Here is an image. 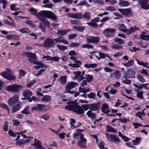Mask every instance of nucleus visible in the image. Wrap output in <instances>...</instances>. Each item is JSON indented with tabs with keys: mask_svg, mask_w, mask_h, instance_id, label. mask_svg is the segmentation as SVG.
<instances>
[{
	"mask_svg": "<svg viewBox=\"0 0 149 149\" xmlns=\"http://www.w3.org/2000/svg\"><path fill=\"white\" fill-rule=\"evenodd\" d=\"M37 18L41 21L45 19L43 17H47L52 19L53 20L57 19L56 16L51 11L46 10H42L37 13V14L36 15Z\"/></svg>",
	"mask_w": 149,
	"mask_h": 149,
	"instance_id": "1",
	"label": "nucleus"
},
{
	"mask_svg": "<svg viewBox=\"0 0 149 149\" xmlns=\"http://www.w3.org/2000/svg\"><path fill=\"white\" fill-rule=\"evenodd\" d=\"M65 108L69 110L72 111L77 114H81L84 112V109L81 106L74 105L70 104L65 107Z\"/></svg>",
	"mask_w": 149,
	"mask_h": 149,
	"instance_id": "2",
	"label": "nucleus"
},
{
	"mask_svg": "<svg viewBox=\"0 0 149 149\" xmlns=\"http://www.w3.org/2000/svg\"><path fill=\"white\" fill-rule=\"evenodd\" d=\"M0 74L3 77L9 80H15L16 78L13 75L12 72L8 68H7L6 71L1 72Z\"/></svg>",
	"mask_w": 149,
	"mask_h": 149,
	"instance_id": "3",
	"label": "nucleus"
},
{
	"mask_svg": "<svg viewBox=\"0 0 149 149\" xmlns=\"http://www.w3.org/2000/svg\"><path fill=\"white\" fill-rule=\"evenodd\" d=\"M55 44L53 40L47 38L44 41L43 43V46L46 48H49L53 46Z\"/></svg>",
	"mask_w": 149,
	"mask_h": 149,
	"instance_id": "4",
	"label": "nucleus"
},
{
	"mask_svg": "<svg viewBox=\"0 0 149 149\" xmlns=\"http://www.w3.org/2000/svg\"><path fill=\"white\" fill-rule=\"evenodd\" d=\"M22 88V86L20 85H13L8 86L7 89L8 91L17 93L19 92V89Z\"/></svg>",
	"mask_w": 149,
	"mask_h": 149,
	"instance_id": "5",
	"label": "nucleus"
},
{
	"mask_svg": "<svg viewBox=\"0 0 149 149\" xmlns=\"http://www.w3.org/2000/svg\"><path fill=\"white\" fill-rule=\"evenodd\" d=\"M86 40L87 42L89 43H97L100 40L98 37H94L92 36H87L86 37Z\"/></svg>",
	"mask_w": 149,
	"mask_h": 149,
	"instance_id": "6",
	"label": "nucleus"
},
{
	"mask_svg": "<svg viewBox=\"0 0 149 149\" xmlns=\"http://www.w3.org/2000/svg\"><path fill=\"white\" fill-rule=\"evenodd\" d=\"M116 31V29L113 28H107L103 31V34L107 37H111L112 34Z\"/></svg>",
	"mask_w": 149,
	"mask_h": 149,
	"instance_id": "7",
	"label": "nucleus"
},
{
	"mask_svg": "<svg viewBox=\"0 0 149 149\" xmlns=\"http://www.w3.org/2000/svg\"><path fill=\"white\" fill-rule=\"evenodd\" d=\"M31 146H34L36 149H44V147L42 146L40 141L37 140L36 138L34 139V142L31 144Z\"/></svg>",
	"mask_w": 149,
	"mask_h": 149,
	"instance_id": "8",
	"label": "nucleus"
},
{
	"mask_svg": "<svg viewBox=\"0 0 149 149\" xmlns=\"http://www.w3.org/2000/svg\"><path fill=\"white\" fill-rule=\"evenodd\" d=\"M18 96L15 95L9 99L8 101V104L9 106H12L18 102Z\"/></svg>",
	"mask_w": 149,
	"mask_h": 149,
	"instance_id": "9",
	"label": "nucleus"
},
{
	"mask_svg": "<svg viewBox=\"0 0 149 149\" xmlns=\"http://www.w3.org/2000/svg\"><path fill=\"white\" fill-rule=\"evenodd\" d=\"M67 15L70 17L79 19L82 18L83 13H79L67 14Z\"/></svg>",
	"mask_w": 149,
	"mask_h": 149,
	"instance_id": "10",
	"label": "nucleus"
},
{
	"mask_svg": "<svg viewBox=\"0 0 149 149\" xmlns=\"http://www.w3.org/2000/svg\"><path fill=\"white\" fill-rule=\"evenodd\" d=\"M148 0H139V4L142 8L144 9L149 8V4H148Z\"/></svg>",
	"mask_w": 149,
	"mask_h": 149,
	"instance_id": "11",
	"label": "nucleus"
},
{
	"mask_svg": "<svg viewBox=\"0 0 149 149\" xmlns=\"http://www.w3.org/2000/svg\"><path fill=\"white\" fill-rule=\"evenodd\" d=\"M77 85V83L71 81L67 83L65 86V89L67 91L69 92L71 89L74 88Z\"/></svg>",
	"mask_w": 149,
	"mask_h": 149,
	"instance_id": "12",
	"label": "nucleus"
},
{
	"mask_svg": "<svg viewBox=\"0 0 149 149\" xmlns=\"http://www.w3.org/2000/svg\"><path fill=\"white\" fill-rule=\"evenodd\" d=\"M135 72L134 71L132 70L131 69H129L127 70L126 72L125 73L124 76V78H130L134 76Z\"/></svg>",
	"mask_w": 149,
	"mask_h": 149,
	"instance_id": "13",
	"label": "nucleus"
},
{
	"mask_svg": "<svg viewBox=\"0 0 149 149\" xmlns=\"http://www.w3.org/2000/svg\"><path fill=\"white\" fill-rule=\"evenodd\" d=\"M118 10L125 16H130L132 15V12L129 9H118Z\"/></svg>",
	"mask_w": 149,
	"mask_h": 149,
	"instance_id": "14",
	"label": "nucleus"
},
{
	"mask_svg": "<svg viewBox=\"0 0 149 149\" xmlns=\"http://www.w3.org/2000/svg\"><path fill=\"white\" fill-rule=\"evenodd\" d=\"M101 110L103 113L106 114L109 113L110 111L108 105L106 103H104L102 105Z\"/></svg>",
	"mask_w": 149,
	"mask_h": 149,
	"instance_id": "15",
	"label": "nucleus"
},
{
	"mask_svg": "<svg viewBox=\"0 0 149 149\" xmlns=\"http://www.w3.org/2000/svg\"><path fill=\"white\" fill-rule=\"evenodd\" d=\"M53 40L54 41H56L57 43L59 42H62L65 45H68L69 44L68 41L66 40H64L61 36H60L58 38H54Z\"/></svg>",
	"mask_w": 149,
	"mask_h": 149,
	"instance_id": "16",
	"label": "nucleus"
},
{
	"mask_svg": "<svg viewBox=\"0 0 149 149\" xmlns=\"http://www.w3.org/2000/svg\"><path fill=\"white\" fill-rule=\"evenodd\" d=\"M6 17L8 19L4 20V22L5 24L11 26H14L15 23L12 19L9 16H7Z\"/></svg>",
	"mask_w": 149,
	"mask_h": 149,
	"instance_id": "17",
	"label": "nucleus"
},
{
	"mask_svg": "<svg viewBox=\"0 0 149 149\" xmlns=\"http://www.w3.org/2000/svg\"><path fill=\"white\" fill-rule=\"evenodd\" d=\"M74 62L75 63H70L68 64L69 66L74 68H78L80 67L81 63L79 61L74 60Z\"/></svg>",
	"mask_w": 149,
	"mask_h": 149,
	"instance_id": "18",
	"label": "nucleus"
},
{
	"mask_svg": "<svg viewBox=\"0 0 149 149\" xmlns=\"http://www.w3.org/2000/svg\"><path fill=\"white\" fill-rule=\"evenodd\" d=\"M90 110L91 111H96L100 108L99 105L98 103L90 104Z\"/></svg>",
	"mask_w": 149,
	"mask_h": 149,
	"instance_id": "19",
	"label": "nucleus"
},
{
	"mask_svg": "<svg viewBox=\"0 0 149 149\" xmlns=\"http://www.w3.org/2000/svg\"><path fill=\"white\" fill-rule=\"evenodd\" d=\"M111 141L112 142H114L116 143H118L120 142L119 139L114 135H109Z\"/></svg>",
	"mask_w": 149,
	"mask_h": 149,
	"instance_id": "20",
	"label": "nucleus"
},
{
	"mask_svg": "<svg viewBox=\"0 0 149 149\" xmlns=\"http://www.w3.org/2000/svg\"><path fill=\"white\" fill-rule=\"evenodd\" d=\"M147 33L146 31H144L140 35L141 38L145 40H149V35L146 34Z\"/></svg>",
	"mask_w": 149,
	"mask_h": 149,
	"instance_id": "21",
	"label": "nucleus"
},
{
	"mask_svg": "<svg viewBox=\"0 0 149 149\" xmlns=\"http://www.w3.org/2000/svg\"><path fill=\"white\" fill-rule=\"evenodd\" d=\"M22 94L26 98L28 97L29 96H31L32 95L31 91L28 89H26L23 91Z\"/></svg>",
	"mask_w": 149,
	"mask_h": 149,
	"instance_id": "22",
	"label": "nucleus"
},
{
	"mask_svg": "<svg viewBox=\"0 0 149 149\" xmlns=\"http://www.w3.org/2000/svg\"><path fill=\"white\" fill-rule=\"evenodd\" d=\"M86 115H88V117L91 118L95 120L96 119V116L94 113H92V111H88L86 113Z\"/></svg>",
	"mask_w": 149,
	"mask_h": 149,
	"instance_id": "23",
	"label": "nucleus"
},
{
	"mask_svg": "<svg viewBox=\"0 0 149 149\" xmlns=\"http://www.w3.org/2000/svg\"><path fill=\"white\" fill-rule=\"evenodd\" d=\"M119 30L124 32L126 34L129 32L128 30L126 29V26L123 24H119Z\"/></svg>",
	"mask_w": 149,
	"mask_h": 149,
	"instance_id": "24",
	"label": "nucleus"
},
{
	"mask_svg": "<svg viewBox=\"0 0 149 149\" xmlns=\"http://www.w3.org/2000/svg\"><path fill=\"white\" fill-rule=\"evenodd\" d=\"M135 59L139 65L146 67L149 69V66H147L148 64V62H143L142 61H140L137 58Z\"/></svg>",
	"mask_w": 149,
	"mask_h": 149,
	"instance_id": "25",
	"label": "nucleus"
},
{
	"mask_svg": "<svg viewBox=\"0 0 149 149\" xmlns=\"http://www.w3.org/2000/svg\"><path fill=\"white\" fill-rule=\"evenodd\" d=\"M98 56L97 54H95V56L97 58L98 60H100L101 58H104L106 57V54L101 52L98 53Z\"/></svg>",
	"mask_w": 149,
	"mask_h": 149,
	"instance_id": "26",
	"label": "nucleus"
},
{
	"mask_svg": "<svg viewBox=\"0 0 149 149\" xmlns=\"http://www.w3.org/2000/svg\"><path fill=\"white\" fill-rule=\"evenodd\" d=\"M66 79L67 76L64 75L60 77L58 80L62 85H64L67 82Z\"/></svg>",
	"mask_w": 149,
	"mask_h": 149,
	"instance_id": "27",
	"label": "nucleus"
},
{
	"mask_svg": "<svg viewBox=\"0 0 149 149\" xmlns=\"http://www.w3.org/2000/svg\"><path fill=\"white\" fill-rule=\"evenodd\" d=\"M26 54L29 57L28 59L36 60L37 59V58L36 57V54L34 53H32L28 52Z\"/></svg>",
	"mask_w": 149,
	"mask_h": 149,
	"instance_id": "28",
	"label": "nucleus"
},
{
	"mask_svg": "<svg viewBox=\"0 0 149 149\" xmlns=\"http://www.w3.org/2000/svg\"><path fill=\"white\" fill-rule=\"evenodd\" d=\"M134 64V60H128L127 63H124L123 65L125 67H128L133 65Z\"/></svg>",
	"mask_w": 149,
	"mask_h": 149,
	"instance_id": "29",
	"label": "nucleus"
},
{
	"mask_svg": "<svg viewBox=\"0 0 149 149\" xmlns=\"http://www.w3.org/2000/svg\"><path fill=\"white\" fill-rule=\"evenodd\" d=\"M51 99V96L48 95H45L42 98L41 100L43 102H48Z\"/></svg>",
	"mask_w": 149,
	"mask_h": 149,
	"instance_id": "30",
	"label": "nucleus"
},
{
	"mask_svg": "<svg viewBox=\"0 0 149 149\" xmlns=\"http://www.w3.org/2000/svg\"><path fill=\"white\" fill-rule=\"evenodd\" d=\"M70 31V30L69 29L68 30H60L58 31L57 33V34L61 36H63L66 34L68 32Z\"/></svg>",
	"mask_w": 149,
	"mask_h": 149,
	"instance_id": "31",
	"label": "nucleus"
},
{
	"mask_svg": "<svg viewBox=\"0 0 149 149\" xmlns=\"http://www.w3.org/2000/svg\"><path fill=\"white\" fill-rule=\"evenodd\" d=\"M0 107L6 110L8 113H10V110L7 104L4 103H1L0 104Z\"/></svg>",
	"mask_w": 149,
	"mask_h": 149,
	"instance_id": "32",
	"label": "nucleus"
},
{
	"mask_svg": "<svg viewBox=\"0 0 149 149\" xmlns=\"http://www.w3.org/2000/svg\"><path fill=\"white\" fill-rule=\"evenodd\" d=\"M20 108V104H18L13 106L11 111L15 113L19 110Z\"/></svg>",
	"mask_w": 149,
	"mask_h": 149,
	"instance_id": "33",
	"label": "nucleus"
},
{
	"mask_svg": "<svg viewBox=\"0 0 149 149\" xmlns=\"http://www.w3.org/2000/svg\"><path fill=\"white\" fill-rule=\"evenodd\" d=\"M119 4L120 6L122 7H125L129 6L130 4V3L127 1H120Z\"/></svg>",
	"mask_w": 149,
	"mask_h": 149,
	"instance_id": "34",
	"label": "nucleus"
},
{
	"mask_svg": "<svg viewBox=\"0 0 149 149\" xmlns=\"http://www.w3.org/2000/svg\"><path fill=\"white\" fill-rule=\"evenodd\" d=\"M30 140L28 139L24 140V139H20L16 142V144L17 145H21L29 141Z\"/></svg>",
	"mask_w": 149,
	"mask_h": 149,
	"instance_id": "35",
	"label": "nucleus"
},
{
	"mask_svg": "<svg viewBox=\"0 0 149 149\" xmlns=\"http://www.w3.org/2000/svg\"><path fill=\"white\" fill-rule=\"evenodd\" d=\"M114 42L116 44L119 45L123 44L124 43V40L120 38H117L114 39Z\"/></svg>",
	"mask_w": 149,
	"mask_h": 149,
	"instance_id": "36",
	"label": "nucleus"
},
{
	"mask_svg": "<svg viewBox=\"0 0 149 149\" xmlns=\"http://www.w3.org/2000/svg\"><path fill=\"white\" fill-rule=\"evenodd\" d=\"M133 86L135 88V91H139L141 90L143 88L142 84H140L138 85L136 84H134Z\"/></svg>",
	"mask_w": 149,
	"mask_h": 149,
	"instance_id": "37",
	"label": "nucleus"
},
{
	"mask_svg": "<svg viewBox=\"0 0 149 149\" xmlns=\"http://www.w3.org/2000/svg\"><path fill=\"white\" fill-rule=\"evenodd\" d=\"M91 13L90 12H86L84 15L83 14L82 18H84L87 19H89L91 18Z\"/></svg>",
	"mask_w": 149,
	"mask_h": 149,
	"instance_id": "38",
	"label": "nucleus"
},
{
	"mask_svg": "<svg viewBox=\"0 0 149 149\" xmlns=\"http://www.w3.org/2000/svg\"><path fill=\"white\" fill-rule=\"evenodd\" d=\"M141 141V139L140 137H136L134 140L132 141L133 144L134 145H137L139 144Z\"/></svg>",
	"mask_w": 149,
	"mask_h": 149,
	"instance_id": "39",
	"label": "nucleus"
},
{
	"mask_svg": "<svg viewBox=\"0 0 149 149\" xmlns=\"http://www.w3.org/2000/svg\"><path fill=\"white\" fill-rule=\"evenodd\" d=\"M97 66V65L95 63L86 64L84 65V66L87 68H94Z\"/></svg>",
	"mask_w": 149,
	"mask_h": 149,
	"instance_id": "40",
	"label": "nucleus"
},
{
	"mask_svg": "<svg viewBox=\"0 0 149 149\" xmlns=\"http://www.w3.org/2000/svg\"><path fill=\"white\" fill-rule=\"evenodd\" d=\"M138 29L136 27V26H135L134 27H131L130 29L129 30H128V31H129V32H128V33H127V34H129L130 33L134 32L135 31H136V30H138Z\"/></svg>",
	"mask_w": 149,
	"mask_h": 149,
	"instance_id": "41",
	"label": "nucleus"
},
{
	"mask_svg": "<svg viewBox=\"0 0 149 149\" xmlns=\"http://www.w3.org/2000/svg\"><path fill=\"white\" fill-rule=\"evenodd\" d=\"M73 29L79 31H83L85 29L84 26H75L73 27Z\"/></svg>",
	"mask_w": 149,
	"mask_h": 149,
	"instance_id": "42",
	"label": "nucleus"
},
{
	"mask_svg": "<svg viewBox=\"0 0 149 149\" xmlns=\"http://www.w3.org/2000/svg\"><path fill=\"white\" fill-rule=\"evenodd\" d=\"M136 78L141 82L144 83L146 81L145 79L143 77L140 75H137Z\"/></svg>",
	"mask_w": 149,
	"mask_h": 149,
	"instance_id": "43",
	"label": "nucleus"
},
{
	"mask_svg": "<svg viewBox=\"0 0 149 149\" xmlns=\"http://www.w3.org/2000/svg\"><path fill=\"white\" fill-rule=\"evenodd\" d=\"M107 131L108 132H115L116 130L110 126H107Z\"/></svg>",
	"mask_w": 149,
	"mask_h": 149,
	"instance_id": "44",
	"label": "nucleus"
},
{
	"mask_svg": "<svg viewBox=\"0 0 149 149\" xmlns=\"http://www.w3.org/2000/svg\"><path fill=\"white\" fill-rule=\"evenodd\" d=\"M115 77L116 79H118L120 78V73L119 70H116L114 72Z\"/></svg>",
	"mask_w": 149,
	"mask_h": 149,
	"instance_id": "45",
	"label": "nucleus"
},
{
	"mask_svg": "<svg viewBox=\"0 0 149 149\" xmlns=\"http://www.w3.org/2000/svg\"><path fill=\"white\" fill-rule=\"evenodd\" d=\"M40 117L44 120L47 121L50 118L49 115L47 113H45L40 116Z\"/></svg>",
	"mask_w": 149,
	"mask_h": 149,
	"instance_id": "46",
	"label": "nucleus"
},
{
	"mask_svg": "<svg viewBox=\"0 0 149 149\" xmlns=\"http://www.w3.org/2000/svg\"><path fill=\"white\" fill-rule=\"evenodd\" d=\"M3 130L5 132H7L8 129V122L7 121L4 122V124L3 126Z\"/></svg>",
	"mask_w": 149,
	"mask_h": 149,
	"instance_id": "47",
	"label": "nucleus"
},
{
	"mask_svg": "<svg viewBox=\"0 0 149 149\" xmlns=\"http://www.w3.org/2000/svg\"><path fill=\"white\" fill-rule=\"evenodd\" d=\"M87 80V82H89L91 81L93 79V77L90 74H86L85 78Z\"/></svg>",
	"mask_w": 149,
	"mask_h": 149,
	"instance_id": "48",
	"label": "nucleus"
},
{
	"mask_svg": "<svg viewBox=\"0 0 149 149\" xmlns=\"http://www.w3.org/2000/svg\"><path fill=\"white\" fill-rule=\"evenodd\" d=\"M112 49H122L123 47L122 45H118L116 44L113 45L111 46Z\"/></svg>",
	"mask_w": 149,
	"mask_h": 149,
	"instance_id": "49",
	"label": "nucleus"
},
{
	"mask_svg": "<svg viewBox=\"0 0 149 149\" xmlns=\"http://www.w3.org/2000/svg\"><path fill=\"white\" fill-rule=\"evenodd\" d=\"M144 92L142 91L137 92L136 93V97L140 99H143V94Z\"/></svg>",
	"mask_w": 149,
	"mask_h": 149,
	"instance_id": "50",
	"label": "nucleus"
},
{
	"mask_svg": "<svg viewBox=\"0 0 149 149\" xmlns=\"http://www.w3.org/2000/svg\"><path fill=\"white\" fill-rule=\"evenodd\" d=\"M36 80L35 79L31 81H29L26 84V86L27 88L31 87L32 85L35 83Z\"/></svg>",
	"mask_w": 149,
	"mask_h": 149,
	"instance_id": "51",
	"label": "nucleus"
},
{
	"mask_svg": "<svg viewBox=\"0 0 149 149\" xmlns=\"http://www.w3.org/2000/svg\"><path fill=\"white\" fill-rule=\"evenodd\" d=\"M26 74L25 72L23 70H20L19 71V77L21 78L24 77Z\"/></svg>",
	"mask_w": 149,
	"mask_h": 149,
	"instance_id": "52",
	"label": "nucleus"
},
{
	"mask_svg": "<svg viewBox=\"0 0 149 149\" xmlns=\"http://www.w3.org/2000/svg\"><path fill=\"white\" fill-rule=\"evenodd\" d=\"M39 28L43 32L46 31L44 25L42 23H40L39 25Z\"/></svg>",
	"mask_w": 149,
	"mask_h": 149,
	"instance_id": "53",
	"label": "nucleus"
},
{
	"mask_svg": "<svg viewBox=\"0 0 149 149\" xmlns=\"http://www.w3.org/2000/svg\"><path fill=\"white\" fill-rule=\"evenodd\" d=\"M29 11L32 13V14L34 15L35 16L37 14V11L35 9L31 7L29 10Z\"/></svg>",
	"mask_w": 149,
	"mask_h": 149,
	"instance_id": "54",
	"label": "nucleus"
},
{
	"mask_svg": "<svg viewBox=\"0 0 149 149\" xmlns=\"http://www.w3.org/2000/svg\"><path fill=\"white\" fill-rule=\"evenodd\" d=\"M82 108L85 111L87 110L88 109H90V104H84L83 105L81 106Z\"/></svg>",
	"mask_w": 149,
	"mask_h": 149,
	"instance_id": "55",
	"label": "nucleus"
},
{
	"mask_svg": "<svg viewBox=\"0 0 149 149\" xmlns=\"http://www.w3.org/2000/svg\"><path fill=\"white\" fill-rule=\"evenodd\" d=\"M19 31L22 33H27L30 32V30L26 28H24L20 29Z\"/></svg>",
	"mask_w": 149,
	"mask_h": 149,
	"instance_id": "56",
	"label": "nucleus"
},
{
	"mask_svg": "<svg viewBox=\"0 0 149 149\" xmlns=\"http://www.w3.org/2000/svg\"><path fill=\"white\" fill-rule=\"evenodd\" d=\"M21 113L26 114H29L30 113V111L29 109V107H26L22 111Z\"/></svg>",
	"mask_w": 149,
	"mask_h": 149,
	"instance_id": "57",
	"label": "nucleus"
},
{
	"mask_svg": "<svg viewBox=\"0 0 149 149\" xmlns=\"http://www.w3.org/2000/svg\"><path fill=\"white\" fill-rule=\"evenodd\" d=\"M42 23H43L46 27H49L50 26V23L47 20L45 19H44L41 21Z\"/></svg>",
	"mask_w": 149,
	"mask_h": 149,
	"instance_id": "58",
	"label": "nucleus"
},
{
	"mask_svg": "<svg viewBox=\"0 0 149 149\" xmlns=\"http://www.w3.org/2000/svg\"><path fill=\"white\" fill-rule=\"evenodd\" d=\"M57 47L59 50L62 51H64L67 49V47L64 45H56Z\"/></svg>",
	"mask_w": 149,
	"mask_h": 149,
	"instance_id": "59",
	"label": "nucleus"
},
{
	"mask_svg": "<svg viewBox=\"0 0 149 149\" xmlns=\"http://www.w3.org/2000/svg\"><path fill=\"white\" fill-rule=\"evenodd\" d=\"M87 24L89 26H91L93 27L97 28L98 27V25L97 24L94 22H91L89 23H87Z\"/></svg>",
	"mask_w": 149,
	"mask_h": 149,
	"instance_id": "60",
	"label": "nucleus"
},
{
	"mask_svg": "<svg viewBox=\"0 0 149 149\" xmlns=\"http://www.w3.org/2000/svg\"><path fill=\"white\" fill-rule=\"evenodd\" d=\"M13 125L15 126H18L20 124V122L17 119H14L12 120Z\"/></svg>",
	"mask_w": 149,
	"mask_h": 149,
	"instance_id": "61",
	"label": "nucleus"
},
{
	"mask_svg": "<svg viewBox=\"0 0 149 149\" xmlns=\"http://www.w3.org/2000/svg\"><path fill=\"white\" fill-rule=\"evenodd\" d=\"M45 106V105L42 104H36L38 110H42L44 108Z\"/></svg>",
	"mask_w": 149,
	"mask_h": 149,
	"instance_id": "62",
	"label": "nucleus"
},
{
	"mask_svg": "<svg viewBox=\"0 0 149 149\" xmlns=\"http://www.w3.org/2000/svg\"><path fill=\"white\" fill-rule=\"evenodd\" d=\"M81 47L83 48H86L88 49H92L93 47L92 45L89 44L82 45H81Z\"/></svg>",
	"mask_w": 149,
	"mask_h": 149,
	"instance_id": "63",
	"label": "nucleus"
},
{
	"mask_svg": "<svg viewBox=\"0 0 149 149\" xmlns=\"http://www.w3.org/2000/svg\"><path fill=\"white\" fill-rule=\"evenodd\" d=\"M60 59V58L59 57L56 56H54L51 57V60L55 62H58Z\"/></svg>",
	"mask_w": 149,
	"mask_h": 149,
	"instance_id": "64",
	"label": "nucleus"
}]
</instances>
